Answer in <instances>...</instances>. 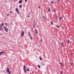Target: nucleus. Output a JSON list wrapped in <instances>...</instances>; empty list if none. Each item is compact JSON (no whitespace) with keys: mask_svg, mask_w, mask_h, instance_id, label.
<instances>
[{"mask_svg":"<svg viewBox=\"0 0 74 74\" xmlns=\"http://www.w3.org/2000/svg\"><path fill=\"white\" fill-rule=\"evenodd\" d=\"M21 35L22 37H23V36H24V32H22L21 33Z\"/></svg>","mask_w":74,"mask_h":74,"instance_id":"39448f33","label":"nucleus"},{"mask_svg":"<svg viewBox=\"0 0 74 74\" xmlns=\"http://www.w3.org/2000/svg\"><path fill=\"white\" fill-rule=\"evenodd\" d=\"M68 1V0H67V1Z\"/></svg>","mask_w":74,"mask_h":74,"instance_id":"c03bdc74","label":"nucleus"},{"mask_svg":"<svg viewBox=\"0 0 74 74\" xmlns=\"http://www.w3.org/2000/svg\"><path fill=\"white\" fill-rule=\"evenodd\" d=\"M40 41H41V42L42 41V40L41 39L40 40Z\"/></svg>","mask_w":74,"mask_h":74,"instance_id":"e433bc0d","label":"nucleus"},{"mask_svg":"<svg viewBox=\"0 0 74 74\" xmlns=\"http://www.w3.org/2000/svg\"><path fill=\"white\" fill-rule=\"evenodd\" d=\"M51 23L52 25H53V23L52 22V21H51Z\"/></svg>","mask_w":74,"mask_h":74,"instance_id":"9b49d317","label":"nucleus"},{"mask_svg":"<svg viewBox=\"0 0 74 74\" xmlns=\"http://www.w3.org/2000/svg\"><path fill=\"white\" fill-rule=\"evenodd\" d=\"M38 67L39 69H40V65H38Z\"/></svg>","mask_w":74,"mask_h":74,"instance_id":"dca6fc26","label":"nucleus"},{"mask_svg":"<svg viewBox=\"0 0 74 74\" xmlns=\"http://www.w3.org/2000/svg\"><path fill=\"white\" fill-rule=\"evenodd\" d=\"M36 34H38V31H37V30L36 29Z\"/></svg>","mask_w":74,"mask_h":74,"instance_id":"6e6552de","label":"nucleus"},{"mask_svg":"<svg viewBox=\"0 0 74 74\" xmlns=\"http://www.w3.org/2000/svg\"><path fill=\"white\" fill-rule=\"evenodd\" d=\"M70 40H71V38H70Z\"/></svg>","mask_w":74,"mask_h":74,"instance_id":"79ce46f5","label":"nucleus"},{"mask_svg":"<svg viewBox=\"0 0 74 74\" xmlns=\"http://www.w3.org/2000/svg\"><path fill=\"white\" fill-rule=\"evenodd\" d=\"M19 7L20 8H22V5H19Z\"/></svg>","mask_w":74,"mask_h":74,"instance_id":"9d476101","label":"nucleus"},{"mask_svg":"<svg viewBox=\"0 0 74 74\" xmlns=\"http://www.w3.org/2000/svg\"><path fill=\"white\" fill-rule=\"evenodd\" d=\"M51 3H52V4H53V1H51Z\"/></svg>","mask_w":74,"mask_h":74,"instance_id":"393cba45","label":"nucleus"},{"mask_svg":"<svg viewBox=\"0 0 74 74\" xmlns=\"http://www.w3.org/2000/svg\"><path fill=\"white\" fill-rule=\"evenodd\" d=\"M30 39L31 40H32V39H33V37H31Z\"/></svg>","mask_w":74,"mask_h":74,"instance_id":"aec40b11","label":"nucleus"},{"mask_svg":"<svg viewBox=\"0 0 74 74\" xmlns=\"http://www.w3.org/2000/svg\"><path fill=\"white\" fill-rule=\"evenodd\" d=\"M60 65H61V66H63V64H62V62L60 63Z\"/></svg>","mask_w":74,"mask_h":74,"instance_id":"1a4fd4ad","label":"nucleus"},{"mask_svg":"<svg viewBox=\"0 0 74 74\" xmlns=\"http://www.w3.org/2000/svg\"><path fill=\"white\" fill-rule=\"evenodd\" d=\"M28 18H29V17H30V16H28Z\"/></svg>","mask_w":74,"mask_h":74,"instance_id":"72a5a7b5","label":"nucleus"},{"mask_svg":"<svg viewBox=\"0 0 74 74\" xmlns=\"http://www.w3.org/2000/svg\"><path fill=\"white\" fill-rule=\"evenodd\" d=\"M54 12H56V11L55 10V9H54Z\"/></svg>","mask_w":74,"mask_h":74,"instance_id":"bb28decb","label":"nucleus"},{"mask_svg":"<svg viewBox=\"0 0 74 74\" xmlns=\"http://www.w3.org/2000/svg\"><path fill=\"white\" fill-rule=\"evenodd\" d=\"M23 70L25 73H27L26 71H26V66L25 65L23 66Z\"/></svg>","mask_w":74,"mask_h":74,"instance_id":"f03ea898","label":"nucleus"},{"mask_svg":"<svg viewBox=\"0 0 74 74\" xmlns=\"http://www.w3.org/2000/svg\"><path fill=\"white\" fill-rule=\"evenodd\" d=\"M73 62H72L71 63V66H73Z\"/></svg>","mask_w":74,"mask_h":74,"instance_id":"b1692460","label":"nucleus"},{"mask_svg":"<svg viewBox=\"0 0 74 74\" xmlns=\"http://www.w3.org/2000/svg\"><path fill=\"white\" fill-rule=\"evenodd\" d=\"M7 15L8 16H9V14L8 13L7 14Z\"/></svg>","mask_w":74,"mask_h":74,"instance_id":"7c9ffc66","label":"nucleus"},{"mask_svg":"<svg viewBox=\"0 0 74 74\" xmlns=\"http://www.w3.org/2000/svg\"><path fill=\"white\" fill-rule=\"evenodd\" d=\"M40 60H42V58L41 57H40Z\"/></svg>","mask_w":74,"mask_h":74,"instance_id":"ddd939ff","label":"nucleus"},{"mask_svg":"<svg viewBox=\"0 0 74 74\" xmlns=\"http://www.w3.org/2000/svg\"><path fill=\"white\" fill-rule=\"evenodd\" d=\"M34 27H35V25H34Z\"/></svg>","mask_w":74,"mask_h":74,"instance_id":"f704fd0d","label":"nucleus"},{"mask_svg":"<svg viewBox=\"0 0 74 74\" xmlns=\"http://www.w3.org/2000/svg\"><path fill=\"white\" fill-rule=\"evenodd\" d=\"M3 29L5 31H6V32H8V28H7L5 26H3Z\"/></svg>","mask_w":74,"mask_h":74,"instance_id":"f257e3e1","label":"nucleus"},{"mask_svg":"<svg viewBox=\"0 0 74 74\" xmlns=\"http://www.w3.org/2000/svg\"><path fill=\"white\" fill-rule=\"evenodd\" d=\"M59 0H58V1L59 2Z\"/></svg>","mask_w":74,"mask_h":74,"instance_id":"37998d69","label":"nucleus"},{"mask_svg":"<svg viewBox=\"0 0 74 74\" xmlns=\"http://www.w3.org/2000/svg\"><path fill=\"white\" fill-rule=\"evenodd\" d=\"M16 11L18 14H19V10L18 9V8H16Z\"/></svg>","mask_w":74,"mask_h":74,"instance_id":"20e7f679","label":"nucleus"},{"mask_svg":"<svg viewBox=\"0 0 74 74\" xmlns=\"http://www.w3.org/2000/svg\"><path fill=\"white\" fill-rule=\"evenodd\" d=\"M73 53H72L71 54V55H73Z\"/></svg>","mask_w":74,"mask_h":74,"instance_id":"a19ab883","label":"nucleus"},{"mask_svg":"<svg viewBox=\"0 0 74 74\" xmlns=\"http://www.w3.org/2000/svg\"><path fill=\"white\" fill-rule=\"evenodd\" d=\"M67 42V43H69V40H68Z\"/></svg>","mask_w":74,"mask_h":74,"instance_id":"f3484780","label":"nucleus"},{"mask_svg":"<svg viewBox=\"0 0 74 74\" xmlns=\"http://www.w3.org/2000/svg\"><path fill=\"white\" fill-rule=\"evenodd\" d=\"M48 11H49V12H50L51 11V10H50V8H49L48 10Z\"/></svg>","mask_w":74,"mask_h":74,"instance_id":"f8f14e48","label":"nucleus"},{"mask_svg":"<svg viewBox=\"0 0 74 74\" xmlns=\"http://www.w3.org/2000/svg\"><path fill=\"white\" fill-rule=\"evenodd\" d=\"M0 27H1V28H2V26H1V25L0 24Z\"/></svg>","mask_w":74,"mask_h":74,"instance_id":"412c9836","label":"nucleus"},{"mask_svg":"<svg viewBox=\"0 0 74 74\" xmlns=\"http://www.w3.org/2000/svg\"><path fill=\"white\" fill-rule=\"evenodd\" d=\"M7 25V23L5 22V25Z\"/></svg>","mask_w":74,"mask_h":74,"instance_id":"a878e982","label":"nucleus"},{"mask_svg":"<svg viewBox=\"0 0 74 74\" xmlns=\"http://www.w3.org/2000/svg\"><path fill=\"white\" fill-rule=\"evenodd\" d=\"M10 13H12V12L10 11Z\"/></svg>","mask_w":74,"mask_h":74,"instance_id":"473e14b6","label":"nucleus"},{"mask_svg":"<svg viewBox=\"0 0 74 74\" xmlns=\"http://www.w3.org/2000/svg\"><path fill=\"white\" fill-rule=\"evenodd\" d=\"M6 73H8L9 74H11L10 71V70L8 69V68H7V69L6 70Z\"/></svg>","mask_w":74,"mask_h":74,"instance_id":"7ed1b4c3","label":"nucleus"},{"mask_svg":"<svg viewBox=\"0 0 74 74\" xmlns=\"http://www.w3.org/2000/svg\"><path fill=\"white\" fill-rule=\"evenodd\" d=\"M38 8H40V9H41V7H40V6L38 7Z\"/></svg>","mask_w":74,"mask_h":74,"instance_id":"5701e85b","label":"nucleus"},{"mask_svg":"<svg viewBox=\"0 0 74 74\" xmlns=\"http://www.w3.org/2000/svg\"><path fill=\"white\" fill-rule=\"evenodd\" d=\"M56 18H57V17H56Z\"/></svg>","mask_w":74,"mask_h":74,"instance_id":"a18cd8bd","label":"nucleus"},{"mask_svg":"<svg viewBox=\"0 0 74 74\" xmlns=\"http://www.w3.org/2000/svg\"><path fill=\"white\" fill-rule=\"evenodd\" d=\"M1 26H3V25H4L3 24V23H2L1 24Z\"/></svg>","mask_w":74,"mask_h":74,"instance_id":"4be33fe9","label":"nucleus"},{"mask_svg":"<svg viewBox=\"0 0 74 74\" xmlns=\"http://www.w3.org/2000/svg\"><path fill=\"white\" fill-rule=\"evenodd\" d=\"M25 2H27V0H25Z\"/></svg>","mask_w":74,"mask_h":74,"instance_id":"2f4dec72","label":"nucleus"},{"mask_svg":"<svg viewBox=\"0 0 74 74\" xmlns=\"http://www.w3.org/2000/svg\"><path fill=\"white\" fill-rule=\"evenodd\" d=\"M34 23H35V20H34Z\"/></svg>","mask_w":74,"mask_h":74,"instance_id":"c9c22d12","label":"nucleus"},{"mask_svg":"<svg viewBox=\"0 0 74 74\" xmlns=\"http://www.w3.org/2000/svg\"><path fill=\"white\" fill-rule=\"evenodd\" d=\"M27 71H29V68L27 69Z\"/></svg>","mask_w":74,"mask_h":74,"instance_id":"4468645a","label":"nucleus"},{"mask_svg":"<svg viewBox=\"0 0 74 74\" xmlns=\"http://www.w3.org/2000/svg\"><path fill=\"white\" fill-rule=\"evenodd\" d=\"M4 52H3L2 51L0 52V56L1 55L2 53H4Z\"/></svg>","mask_w":74,"mask_h":74,"instance_id":"0eeeda50","label":"nucleus"},{"mask_svg":"<svg viewBox=\"0 0 74 74\" xmlns=\"http://www.w3.org/2000/svg\"><path fill=\"white\" fill-rule=\"evenodd\" d=\"M43 17L44 19H45V16H43Z\"/></svg>","mask_w":74,"mask_h":74,"instance_id":"cd10ccee","label":"nucleus"},{"mask_svg":"<svg viewBox=\"0 0 74 74\" xmlns=\"http://www.w3.org/2000/svg\"><path fill=\"white\" fill-rule=\"evenodd\" d=\"M56 27H58L59 28V26L58 25H56Z\"/></svg>","mask_w":74,"mask_h":74,"instance_id":"a211bd4d","label":"nucleus"},{"mask_svg":"<svg viewBox=\"0 0 74 74\" xmlns=\"http://www.w3.org/2000/svg\"><path fill=\"white\" fill-rule=\"evenodd\" d=\"M22 2V0H20L18 1V3H19V4H21V3Z\"/></svg>","mask_w":74,"mask_h":74,"instance_id":"423d86ee","label":"nucleus"},{"mask_svg":"<svg viewBox=\"0 0 74 74\" xmlns=\"http://www.w3.org/2000/svg\"><path fill=\"white\" fill-rule=\"evenodd\" d=\"M62 20V17H60L59 18V20Z\"/></svg>","mask_w":74,"mask_h":74,"instance_id":"2eb2a0df","label":"nucleus"},{"mask_svg":"<svg viewBox=\"0 0 74 74\" xmlns=\"http://www.w3.org/2000/svg\"><path fill=\"white\" fill-rule=\"evenodd\" d=\"M61 74H63V73L62 72V71H61Z\"/></svg>","mask_w":74,"mask_h":74,"instance_id":"c85d7f7f","label":"nucleus"},{"mask_svg":"<svg viewBox=\"0 0 74 74\" xmlns=\"http://www.w3.org/2000/svg\"><path fill=\"white\" fill-rule=\"evenodd\" d=\"M28 34H29V35L30 34V32H29L28 33Z\"/></svg>","mask_w":74,"mask_h":74,"instance_id":"c756f323","label":"nucleus"},{"mask_svg":"<svg viewBox=\"0 0 74 74\" xmlns=\"http://www.w3.org/2000/svg\"><path fill=\"white\" fill-rule=\"evenodd\" d=\"M61 44L63 46H64V45H63V42H61Z\"/></svg>","mask_w":74,"mask_h":74,"instance_id":"6ab92c4d","label":"nucleus"},{"mask_svg":"<svg viewBox=\"0 0 74 74\" xmlns=\"http://www.w3.org/2000/svg\"><path fill=\"white\" fill-rule=\"evenodd\" d=\"M29 36H30H30H31V35H30V34L29 35Z\"/></svg>","mask_w":74,"mask_h":74,"instance_id":"ea45409f","label":"nucleus"},{"mask_svg":"<svg viewBox=\"0 0 74 74\" xmlns=\"http://www.w3.org/2000/svg\"><path fill=\"white\" fill-rule=\"evenodd\" d=\"M43 66H44L45 65V64H43Z\"/></svg>","mask_w":74,"mask_h":74,"instance_id":"58836bf2","label":"nucleus"},{"mask_svg":"<svg viewBox=\"0 0 74 74\" xmlns=\"http://www.w3.org/2000/svg\"><path fill=\"white\" fill-rule=\"evenodd\" d=\"M30 14V12H29L28 13V14Z\"/></svg>","mask_w":74,"mask_h":74,"instance_id":"4c0bfd02","label":"nucleus"}]
</instances>
